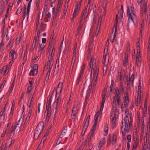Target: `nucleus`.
<instances>
[{
	"instance_id": "a211bd4d",
	"label": "nucleus",
	"mask_w": 150,
	"mask_h": 150,
	"mask_svg": "<svg viewBox=\"0 0 150 150\" xmlns=\"http://www.w3.org/2000/svg\"><path fill=\"white\" fill-rule=\"evenodd\" d=\"M62 83L60 82L58 84L56 90V96L57 97L58 95H60V94L62 92Z\"/></svg>"
},
{
	"instance_id": "c756f323",
	"label": "nucleus",
	"mask_w": 150,
	"mask_h": 150,
	"mask_svg": "<svg viewBox=\"0 0 150 150\" xmlns=\"http://www.w3.org/2000/svg\"><path fill=\"white\" fill-rule=\"evenodd\" d=\"M41 133V132H39L38 130L35 129L34 133V138L35 139H36L39 137L40 134Z\"/></svg>"
},
{
	"instance_id": "79ce46f5",
	"label": "nucleus",
	"mask_w": 150,
	"mask_h": 150,
	"mask_svg": "<svg viewBox=\"0 0 150 150\" xmlns=\"http://www.w3.org/2000/svg\"><path fill=\"white\" fill-rule=\"evenodd\" d=\"M117 23H115V24L114 26V27L113 29L112 32H114V33H116V32L117 29Z\"/></svg>"
},
{
	"instance_id": "72a5a7b5",
	"label": "nucleus",
	"mask_w": 150,
	"mask_h": 150,
	"mask_svg": "<svg viewBox=\"0 0 150 150\" xmlns=\"http://www.w3.org/2000/svg\"><path fill=\"white\" fill-rule=\"evenodd\" d=\"M8 132V129H6L5 130H4L2 132V133L1 134V137L2 138H4L5 137L6 135V133Z\"/></svg>"
},
{
	"instance_id": "5fc2aeb1",
	"label": "nucleus",
	"mask_w": 150,
	"mask_h": 150,
	"mask_svg": "<svg viewBox=\"0 0 150 150\" xmlns=\"http://www.w3.org/2000/svg\"><path fill=\"white\" fill-rule=\"evenodd\" d=\"M51 69H49V71H48L46 77V79H48L49 78V76L50 75V70H51Z\"/></svg>"
},
{
	"instance_id": "423d86ee",
	"label": "nucleus",
	"mask_w": 150,
	"mask_h": 150,
	"mask_svg": "<svg viewBox=\"0 0 150 150\" xmlns=\"http://www.w3.org/2000/svg\"><path fill=\"white\" fill-rule=\"evenodd\" d=\"M98 120V119H97V117H94V124L93 126L92 129L89 133L87 138L86 139V141L87 142H88V143H89L91 140L94 136V133L96 130Z\"/></svg>"
},
{
	"instance_id": "a19ab883",
	"label": "nucleus",
	"mask_w": 150,
	"mask_h": 150,
	"mask_svg": "<svg viewBox=\"0 0 150 150\" xmlns=\"http://www.w3.org/2000/svg\"><path fill=\"white\" fill-rule=\"evenodd\" d=\"M85 66L86 64L84 63H83L81 67L80 74H83Z\"/></svg>"
},
{
	"instance_id": "052dcab7",
	"label": "nucleus",
	"mask_w": 150,
	"mask_h": 150,
	"mask_svg": "<svg viewBox=\"0 0 150 150\" xmlns=\"http://www.w3.org/2000/svg\"><path fill=\"white\" fill-rule=\"evenodd\" d=\"M100 26V25H98V26L97 27V30H96L97 33L96 34V35H97L98 34V32L99 31Z\"/></svg>"
},
{
	"instance_id": "a878e982",
	"label": "nucleus",
	"mask_w": 150,
	"mask_h": 150,
	"mask_svg": "<svg viewBox=\"0 0 150 150\" xmlns=\"http://www.w3.org/2000/svg\"><path fill=\"white\" fill-rule=\"evenodd\" d=\"M128 54H125L124 58L123 59V64L124 66H125L128 62Z\"/></svg>"
},
{
	"instance_id": "4d7b16f0",
	"label": "nucleus",
	"mask_w": 150,
	"mask_h": 150,
	"mask_svg": "<svg viewBox=\"0 0 150 150\" xmlns=\"http://www.w3.org/2000/svg\"><path fill=\"white\" fill-rule=\"evenodd\" d=\"M127 140L128 142H130L131 141V136L130 134L128 135L127 136Z\"/></svg>"
},
{
	"instance_id": "69168bd1",
	"label": "nucleus",
	"mask_w": 150,
	"mask_h": 150,
	"mask_svg": "<svg viewBox=\"0 0 150 150\" xmlns=\"http://www.w3.org/2000/svg\"><path fill=\"white\" fill-rule=\"evenodd\" d=\"M66 130H63L62 132L61 135L60 136H63L64 135L66 134Z\"/></svg>"
},
{
	"instance_id": "bf43d9fd",
	"label": "nucleus",
	"mask_w": 150,
	"mask_h": 150,
	"mask_svg": "<svg viewBox=\"0 0 150 150\" xmlns=\"http://www.w3.org/2000/svg\"><path fill=\"white\" fill-rule=\"evenodd\" d=\"M150 145L148 144H147V149H146V148H145V146H144L143 147L142 150H150Z\"/></svg>"
},
{
	"instance_id": "e433bc0d",
	"label": "nucleus",
	"mask_w": 150,
	"mask_h": 150,
	"mask_svg": "<svg viewBox=\"0 0 150 150\" xmlns=\"http://www.w3.org/2000/svg\"><path fill=\"white\" fill-rule=\"evenodd\" d=\"M27 54L28 52L27 51L25 52L24 53V57H23V64L25 63L26 60Z\"/></svg>"
},
{
	"instance_id": "c9c22d12",
	"label": "nucleus",
	"mask_w": 150,
	"mask_h": 150,
	"mask_svg": "<svg viewBox=\"0 0 150 150\" xmlns=\"http://www.w3.org/2000/svg\"><path fill=\"white\" fill-rule=\"evenodd\" d=\"M140 6H141V8L140 12H141V13L142 14V13H144V12H145L146 8V4H145L144 8V10L143 8V6H142V5L141 4L140 5Z\"/></svg>"
},
{
	"instance_id": "6ab92c4d",
	"label": "nucleus",
	"mask_w": 150,
	"mask_h": 150,
	"mask_svg": "<svg viewBox=\"0 0 150 150\" xmlns=\"http://www.w3.org/2000/svg\"><path fill=\"white\" fill-rule=\"evenodd\" d=\"M19 124H16L15 125L12 126L11 128V133H13V134L14 133V131L16 130V132H18L19 131L20 126H19Z\"/></svg>"
},
{
	"instance_id": "7c9ffc66",
	"label": "nucleus",
	"mask_w": 150,
	"mask_h": 150,
	"mask_svg": "<svg viewBox=\"0 0 150 150\" xmlns=\"http://www.w3.org/2000/svg\"><path fill=\"white\" fill-rule=\"evenodd\" d=\"M108 125L106 124L105 125L104 127V135L106 136L108 133Z\"/></svg>"
},
{
	"instance_id": "20e7f679",
	"label": "nucleus",
	"mask_w": 150,
	"mask_h": 150,
	"mask_svg": "<svg viewBox=\"0 0 150 150\" xmlns=\"http://www.w3.org/2000/svg\"><path fill=\"white\" fill-rule=\"evenodd\" d=\"M138 84V92H137L138 95L136 99L135 103L137 106L139 104L141 103V98L143 90L142 83L140 81H139Z\"/></svg>"
},
{
	"instance_id": "6e6552de",
	"label": "nucleus",
	"mask_w": 150,
	"mask_h": 150,
	"mask_svg": "<svg viewBox=\"0 0 150 150\" xmlns=\"http://www.w3.org/2000/svg\"><path fill=\"white\" fill-rule=\"evenodd\" d=\"M116 105L113 106V111L111 115V119L112 122L114 125H115L116 120L119 114L118 110L116 108Z\"/></svg>"
},
{
	"instance_id": "a18cd8bd",
	"label": "nucleus",
	"mask_w": 150,
	"mask_h": 150,
	"mask_svg": "<svg viewBox=\"0 0 150 150\" xmlns=\"http://www.w3.org/2000/svg\"><path fill=\"white\" fill-rule=\"evenodd\" d=\"M102 16L100 15L99 17V18L98 19V25H101V22L102 21Z\"/></svg>"
},
{
	"instance_id": "09e8293b",
	"label": "nucleus",
	"mask_w": 150,
	"mask_h": 150,
	"mask_svg": "<svg viewBox=\"0 0 150 150\" xmlns=\"http://www.w3.org/2000/svg\"><path fill=\"white\" fill-rule=\"evenodd\" d=\"M63 137V136H60L59 137V138L57 141V145H58L60 143L62 138Z\"/></svg>"
},
{
	"instance_id": "f3484780",
	"label": "nucleus",
	"mask_w": 150,
	"mask_h": 150,
	"mask_svg": "<svg viewBox=\"0 0 150 150\" xmlns=\"http://www.w3.org/2000/svg\"><path fill=\"white\" fill-rule=\"evenodd\" d=\"M51 100H50L47 102L46 108L45 112L47 113V116L49 117L50 115L51 109L50 107V105L51 103Z\"/></svg>"
},
{
	"instance_id": "f8f14e48",
	"label": "nucleus",
	"mask_w": 150,
	"mask_h": 150,
	"mask_svg": "<svg viewBox=\"0 0 150 150\" xmlns=\"http://www.w3.org/2000/svg\"><path fill=\"white\" fill-rule=\"evenodd\" d=\"M129 103H127L126 102L124 101L123 103V104L121 106V108L123 112H125V117H126V116L127 115L128 118L129 119V118L132 117L129 114V111L127 109V104Z\"/></svg>"
},
{
	"instance_id": "5701e85b",
	"label": "nucleus",
	"mask_w": 150,
	"mask_h": 150,
	"mask_svg": "<svg viewBox=\"0 0 150 150\" xmlns=\"http://www.w3.org/2000/svg\"><path fill=\"white\" fill-rule=\"evenodd\" d=\"M44 126V123L42 122H40L38 125L35 129L38 130L39 132H41L42 131Z\"/></svg>"
},
{
	"instance_id": "4be33fe9",
	"label": "nucleus",
	"mask_w": 150,
	"mask_h": 150,
	"mask_svg": "<svg viewBox=\"0 0 150 150\" xmlns=\"http://www.w3.org/2000/svg\"><path fill=\"white\" fill-rule=\"evenodd\" d=\"M13 39L11 38L6 46V47L8 50H10L12 48L13 46Z\"/></svg>"
},
{
	"instance_id": "4c0bfd02",
	"label": "nucleus",
	"mask_w": 150,
	"mask_h": 150,
	"mask_svg": "<svg viewBox=\"0 0 150 150\" xmlns=\"http://www.w3.org/2000/svg\"><path fill=\"white\" fill-rule=\"evenodd\" d=\"M83 74H80L79 75V76L78 77L76 82V85L78 84L79 83V82H80L81 79V77L83 75Z\"/></svg>"
},
{
	"instance_id": "2eb2a0df",
	"label": "nucleus",
	"mask_w": 150,
	"mask_h": 150,
	"mask_svg": "<svg viewBox=\"0 0 150 150\" xmlns=\"http://www.w3.org/2000/svg\"><path fill=\"white\" fill-rule=\"evenodd\" d=\"M38 66L37 64H35L34 65L33 69L31 70L29 73L30 76L36 75L38 71Z\"/></svg>"
},
{
	"instance_id": "412c9836",
	"label": "nucleus",
	"mask_w": 150,
	"mask_h": 150,
	"mask_svg": "<svg viewBox=\"0 0 150 150\" xmlns=\"http://www.w3.org/2000/svg\"><path fill=\"white\" fill-rule=\"evenodd\" d=\"M78 108L77 106H74L72 108L71 117L72 119H74L76 115L78 112Z\"/></svg>"
},
{
	"instance_id": "13d9d810",
	"label": "nucleus",
	"mask_w": 150,
	"mask_h": 150,
	"mask_svg": "<svg viewBox=\"0 0 150 150\" xmlns=\"http://www.w3.org/2000/svg\"><path fill=\"white\" fill-rule=\"evenodd\" d=\"M43 143H42V141H41V143L40 145L38 146V149L37 150H40V148H41L42 146H43Z\"/></svg>"
},
{
	"instance_id": "0e129e2a",
	"label": "nucleus",
	"mask_w": 150,
	"mask_h": 150,
	"mask_svg": "<svg viewBox=\"0 0 150 150\" xmlns=\"http://www.w3.org/2000/svg\"><path fill=\"white\" fill-rule=\"evenodd\" d=\"M31 89L32 86H30L29 87H28L27 89V92L28 93H29L30 92L31 90Z\"/></svg>"
},
{
	"instance_id": "9b49d317",
	"label": "nucleus",
	"mask_w": 150,
	"mask_h": 150,
	"mask_svg": "<svg viewBox=\"0 0 150 150\" xmlns=\"http://www.w3.org/2000/svg\"><path fill=\"white\" fill-rule=\"evenodd\" d=\"M81 4V1L78 2L77 3L76 5L75 8L74 12L73 15V17L71 19L72 21H74V18L76 17L79 13V12L80 10V6Z\"/></svg>"
},
{
	"instance_id": "4468645a",
	"label": "nucleus",
	"mask_w": 150,
	"mask_h": 150,
	"mask_svg": "<svg viewBox=\"0 0 150 150\" xmlns=\"http://www.w3.org/2000/svg\"><path fill=\"white\" fill-rule=\"evenodd\" d=\"M77 45L76 44H75L74 47V53L73 55V57L72 60L71 64V67H72V69L74 66V63L76 58V51L77 49Z\"/></svg>"
},
{
	"instance_id": "aec40b11",
	"label": "nucleus",
	"mask_w": 150,
	"mask_h": 150,
	"mask_svg": "<svg viewBox=\"0 0 150 150\" xmlns=\"http://www.w3.org/2000/svg\"><path fill=\"white\" fill-rule=\"evenodd\" d=\"M134 75L132 74L130 78H127V85L128 86H132L133 83V81L134 79Z\"/></svg>"
},
{
	"instance_id": "c85d7f7f",
	"label": "nucleus",
	"mask_w": 150,
	"mask_h": 150,
	"mask_svg": "<svg viewBox=\"0 0 150 150\" xmlns=\"http://www.w3.org/2000/svg\"><path fill=\"white\" fill-rule=\"evenodd\" d=\"M15 142V140L13 139H9L6 143L7 145H8L9 147H10Z\"/></svg>"
},
{
	"instance_id": "f704fd0d",
	"label": "nucleus",
	"mask_w": 150,
	"mask_h": 150,
	"mask_svg": "<svg viewBox=\"0 0 150 150\" xmlns=\"http://www.w3.org/2000/svg\"><path fill=\"white\" fill-rule=\"evenodd\" d=\"M125 100L124 101L127 103H129V100L128 98V94L127 93H125Z\"/></svg>"
},
{
	"instance_id": "ea45409f",
	"label": "nucleus",
	"mask_w": 150,
	"mask_h": 150,
	"mask_svg": "<svg viewBox=\"0 0 150 150\" xmlns=\"http://www.w3.org/2000/svg\"><path fill=\"white\" fill-rule=\"evenodd\" d=\"M137 55H140V44H139V43H138L137 44Z\"/></svg>"
},
{
	"instance_id": "6e6d98bb",
	"label": "nucleus",
	"mask_w": 150,
	"mask_h": 150,
	"mask_svg": "<svg viewBox=\"0 0 150 150\" xmlns=\"http://www.w3.org/2000/svg\"><path fill=\"white\" fill-rule=\"evenodd\" d=\"M6 148V145H1L0 146V150H5Z\"/></svg>"
},
{
	"instance_id": "8fccbe9b",
	"label": "nucleus",
	"mask_w": 150,
	"mask_h": 150,
	"mask_svg": "<svg viewBox=\"0 0 150 150\" xmlns=\"http://www.w3.org/2000/svg\"><path fill=\"white\" fill-rule=\"evenodd\" d=\"M21 36H19L18 38H17L16 39V43L18 44L19 43L20 41L21 40Z\"/></svg>"
},
{
	"instance_id": "de8ad7c7",
	"label": "nucleus",
	"mask_w": 150,
	"mask_h": 150,
	"mask_svg": "<svg viewBox=\"0 0 150 150\" xmlns=\"http://www.w3.org/2000/svg\"><path fill=\"white\" fill-rule=\"evenodd\" d=\"M43 24V23H42L40 26V28L39 30L38 31H40V32H42L44 31V30L42 28V27Z\"/></svg>"
},
{
	"instance_id": "e2e57ef3",
	"label": "nucleus",
	"mask_w": 150,
	"mask_h": 150,
	"mask_svg": "<svg viewBox=\"0 0 150 150\" xmlns=\"http://www.w3.org/2000/svg\"><path fill=\"white\" fill-rule=\"evenodd\" d=\"M70 106V102H68L67 104L66 105V111H67Z\"/></svg>"
},
{
	"instance_id": "cd10ccee",
	"label": "nucleus",
	"mask_w": 150,
	"mask_h": 150,
	"mask_svg": "<svg viewBox=\"0 0 150 150\" xmlns=\"http://www.w3.org/2000/svg\"><path fill=\"white\" fill-rule=\"evenodd\" d=\"M39 42V39L34 37L32 45L33 47H35L36 45H38Z\"/></svg>"
},
{
	"instance_id": "7ed1b4c3",
	"label": "nucleus",
	"mask_w": 150,
	"mask_h": 150,
	"mask_svg": "<svg viewBox=\"0 0 150 150\" xmlns=\"http://www.w3.org/2000/svg\"><path fill=\"white\" fill-rule=\"evenodd\" d=\"M127 13L128 17L129 23H134L137 20V17L134 12V8L132 5L127 7Z\"/></svg>"
},
{
	"instance_id": "bb28decb",
	"label": "nucleus",
	"mask_w": 150,
	"mask_h": 150,
	"mask_svg": "<svg viewBox=\"0 0 150 150\" xmlns=\"http://www.w3.org/2000/svg\"><path fill=\"white\" fill-rule=\"evenodd\" d=\"M141 55H137V64L139 67L141 66Z\"/></svg>"
},
{
	"instance_id": "ddd939ff",
	"label": "nucleus",
	"mask_w": 150,
	"mask_h": 150,
	"mask_svg": "<svg viewBox=\"0 0 150 150\" xmlns=\"http://www.w3.org/2000/svg\"><path fill=\"white\" fill-rule=\"evenodd\" d=\"M13 60H11L9 63V66L8 67L6 65L4 66L2 69L0 70V73H1L2 74L4 75L8 73V70L9 68L11 67L13 62Z\"/></svg>"
},
{
	"instance_id": "774afa93",
	"label": "nucleus",
	"mask_w": 150,
	"mask_h": 150,
	"mask_svg": "<svg viewBox=\"0 0 150 150\" xmlns=\"http://www.w3.org/2000/svg\"><path fill=\"white\" fill-rule=\"evenodd\" d=\"M39 58L38 57H36L35 58L32 59V61L33 62H35L36 61L38 60Z\"/></svg>"
},
{
	"instance_id": "3c124183",
	"label": "nucleus",
	"mask_w": 150,
	"mask_h": 150,
	"mask_svg": "<svg viewBox=\"0 0 150 150\" xmlns=\"http://www.w3.org/2000/svg\"><path fill=\"white\" fill-rule=\"evenodd\" d=\"M82 22L81 23V22H80V25L79 26V27L78 28V29L77 30L78 32L79 33V31L81 30V29L82 27V24H81Z\"/></svg>"
},
{
	"instance_id": "b1692460",
	"label": "nucleus",
	"mask_w": 150,
	"mask_h": 150,
	"mask_svg": "<svg viewBox=\"0 0 150 150\" xmlns=\"http://www.w3.org/2000/svg\"><path fill=\"white\" fill-rule=\"evenodd\" d=\"M105 138H102L100 140L98 147V149L100 150L102 146L105 144Z\"/></svg>"
},
{
	"instance_id": "58836bf2",
	"label": "nucleus",
	"mask_w": 150,
	"mask_h": 150,
	"mask_svg": "<svg viewBox=\"0 0 150 150\" xmlns=\"http://www.w3.org/2000/svg\"><path fill=\"white\" fill-rule=\"evenodd\" d=\"M140 35H141V34L142 33V30L143 29V27L144 26V21H142L140 22Z\"/></svg>"
},
{
	"instance_id": "864d4df0",
	"label": "nucleus",
	"mask_w": 150,
	"mask_h": 150,
	"mask_svg": "<svg viewBox=\"0 0 150 150\" xmlns=\"http://www.w3.org/2000/svg\"><path fill=\"white\" fill-rule=\"evenodd\" d=\"M47 135V134H45V135L43 137L41 141H42V143L44 144V142L46 140V136Z\"/></svg>"
},
{
	"instance_id": "dca6fc26",
	"label": "nucleus",
	"mask_w": 150,
	"mask_h": 150,
	"mask_svg": "<svg viewBox=\"0 0 150 150\" xmlns=\"http://www.w3.org/2000/svg\"><path fill=\"white\" fill-rule=\"evenodd\" d=\"M57 97V98L55 100L53 105V107L55 108L56 109L58 108V105L59 103L61 100V98L60 97V95H58Z\"/></svg>"
},
{
	"instance_id": "f03ea898",
	"label": "nucleus",
	"mask_w": 150,
	"mask_h": 150,
	"mask_svg": "<svg viewBox=\"0 0 150 150\" xmlns=\"http://www.w3.org/2000/svg\"><path fill=\"white\" fill-rule=\"evenodd\" d=\"M132 118L130 117L129 119L128 118L127 116L126 117L124 118V122H122V130L123 136V139H125L124 136L125 135L126 132H128L129 128H131L132 126Z\"/></svg>"
},
{
	"instance_id": "680f3d73",
	"label": "nucleus",
	"mask_w": 150,
	"mask_h": 150,
	"mask_svg": "<svg viewBox=\"0 0 150 150\" xmlns=\"http://www.w3.org/2000/svg\"><path fill=\"white\" fill-rule=\"evenodd\" d=\"M111 84L110 86V91H112V88H113V85H114V81L112 80V81H111Z\"/></svg>"
},
{
	"instance_id": "338daca9",
	"label": "nucleus",
	"mask_w": 150,
	"mask_h": 150,
	"mask_svg": "<svg viewBox=\"0 0 150 150\" xmlns=\"http://www.w3.org/2000/svg\"><path fill=\"white\" fill-rule=\"evenodd\" d=\"M41 33V32H40V31H38L37 33V36L35 37V38H37V39H39L40 35V33Z\"/></svg>"
},
{
	"instance_id": "c03bdc74",
	"label": "nucleus",
	"mask_w": 150,
	"mask_h": 150,
	"mask_svg": "<svg viewBox=\"0 0 150 150\" xmlns=\"http://www.w3.org/2000/svg\"><path fill=\"white\" fill-rule=\"evenodd\" d=\"M138 144L139 142H135L134 144L133 149H136L137 148L138 145Z\"/></svg>"
},
{
	"instance_id": "2f4dec72",
	"label": "nucleus",
	"mask_w": 150,
	"mask_h": 150,
	"mask_svg": "<svg viewBox=\"0 0 150 150\" xmlns=\"http://www.w3.org/2000/svg\"><path fill=\"white\" fill-rule=\"evenodd\" d=\"M89 122L87 121H86L85 123L84 124V126L83 127V131L84 132V133H85L86 131L88 126Z\"/></svg>"
},
{
	"instance_id": "37998d69",
	"label": "nucleus",
	"mask_w": 150,
	"mask_h": 150,
	"mask_svg": "<svg viewBox=\"0 0 150 150\" xmlns=\"http://www.w3.org/2000/svg\"><path fill=\"white\" fill-rule=\"evenodd\" d=\"M117 136L115 135H114L112 137V143L113 144H114L117 140Z\"/></svg>"
},
{
	"instance_id": "49530a36",
	"label": "nucleus",
	"mask_w": 150,
	"mask_h": 150,
	"mask_svg": "<svg viewBox=\"0 0 150 150\" xmlns=\"http://www.w3.org/2000/svg\"><path fill=\"white\" fill-rule=\"evenodd\" d=\"M120 89L121 92L123 93L124 91V89L122 86V83L121 82L120 83Z\"/></svg>"
},
{
	"instance_id": "f257e3e1",
	"label": "nucleus",
	"mask_w": 150,
	"mask_h": 150,
	"mask_svg": "<svg viewBox=\"0 0 150 150\" xmlns=\"http://www.w3.org/2000/svg\"><path fill=\"white\" fill-rule=\"evenodd\" d=\"M93 41H90L88 46V59H90L91 61L89 62L90 67L91 68V85H93V87L95 86L99 72V67L98 64L96 63V59L93 55L90 53L93 47Z\"/></svg>"
},
{
	"instance_id": "9d476101",
	"label": "nucleus",
	"mask_w": 150,
	"mask_h": 150,
	"mask_svg": "<svg viewBox=\"0 0 150 150\" xmlns=\"http://www.w3.org/2000/svg\"><path fill=\"white\" fill-rule=\"evenodd\" d=\"M90 6L88 5L87 6V8H85L83 11L82 16L80 17V22H82L83 18H86L88 16L89 13L90 12L91 9H90Z\"/></svg>"
},
{
	"instance_id": "473e14b6",
	"label": "nucleus",
	"mask_w": 150,
	"mask_h": 150,
	"mask_svg": "<svg viewBox=\"0 0 150 150\" xmlns=\"http://www.w3.org/2000/svg\"><path fill=\"white\" fill-rule=\"evenodd\" d=\"M138 137L137 133L136 132H135L134 134H133V139L135 142H139L138 141Z\"/></svg>"
},
{
	"instance_id": "1a4fd4ad",
	"label": "nucleus",
	"mask_w": 150,
	"mask_h": 150,
	"mask_svg": "<svg viewBox=\"0 0 150 150\" xmlns=\"http://www.w3.org/2000/svg\"><path fill=\"white\" fill-rule=\"evenodd\" d=\"M106 91V89H105L104 91V93L103 96V100L100 106V111H98L95 115L94 117H97V119H98V118L100 116L102 113V111L104 107V103L105 102V92Z\"/></svg>"
},
{
	"instance_id": "393cba45",
	"label": "nucleus",
	"mask_w": 150,
	"mask_h": 150,
	"mask_svg": "<svg viewBox=\"0 0 150 150\" xmlns=\"http://www.w3.org/2000/svg\"><path fill=\"white\" fill-rule=\"evenodd\" d=\"M9 56L12 60L15 59L16 58V55L15 51L11 50L10 52Z\"/></svg>"
},
{
	"instance_id": "603ef678",
	"label": "nucleus",
	"mask_w": 150,
	"mask_h": 150,
	"mask_svg": "<svg viewBox=\"0 0 150 150\" xmlns=\"http://www.w3.org/2000/svg\"><path fill=\"white\" fill-rule=\"evenodd\" d=\"M33 98L32 97L31 98V101L30 102V103L28 105V106L29 107V108H32V103L33 100Z\"/></svg>"
},
{
	"instance_id": "0eeeda50",
	"label": "nucleus",
	"mask_w": 150,
	"mask_h": 150,
	"mask_svg": "<svg viewBox=\"0 0 150 150\" xmlns=\"http://www.w3.org/2000/svg\"><path fill=\"white\" fill-rule=\"evenodd\" d=\"M114 93L115 95V97L114 96L113 97L112 101L113 106H115L116 105V101L118 105H120L121 103L120 97L119 96L120 92L118 88H115Z\"/></svg>"
},
{
	"instance_id": "39448f33",
	"label": "nucleus",
	"mask_w": 150,
	"mask_h": 150,
	"mask_svg": "<svg viewBox=\"0 0 150 150\" xmlns=\"http://www.w3.org/2000/svg\"><path fill=\"white\" fill-rule=\"evenodd\" d=\"M50 47H48L49 49L47 52V54L49 53L48 57L47 64L48 66H49V69H52L53 64V56L55 52V49L54 47L52 48L51 51L50 50Z\"/></svg>"
}]
</instances>
